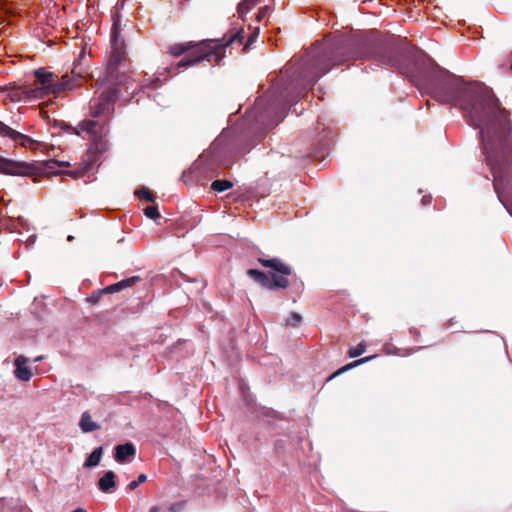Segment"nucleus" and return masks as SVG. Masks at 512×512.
I'll return each instance as SVG.
<instances>
[{"instance_id": "11", "label": "nucleus", "mask_w": 512, "mask_h": 512, "mask_svg": "<svg viewBox=\"0 0 512 512\" xmlns=\"http://www.w3.org/2000/svg\"><path fill=\"white\" fill-rule=\"evenodd\" d=\"M140 281L141 278L139 276H132L130 278L123 279L115 284L105 287L104 292L108 294L116 293L128 287H132L133 285Z\"/></svg>"}, {"instance_id": "8", "label": "nucleus", "mask_w": 512, "mask_h": 512, "mask_svg": "<svg viewBox=\"0 0 512 512\" xmlns=\"http://www.w3.org/2000/svg\"><path fill=\"white\" fill-rule=\"evenodd\" d=\"M0 135L4 137H9L11 140L18 143L20 146L29 148L31 150H37L44 145L43 143L32 139L28 135H25L12 129L2 121H0Z\"/></svg>"}, {"instance_id": "2", "label": "nucleus", "mask_w": 512, "mask_h": 512, "mask_svg": "<svg viewBox=\"0 0 512 512\" xmlns=\"http://www.w3.org/2000/svg\"><path fill=\"white\" fill-rule=\"evenodd\" d=\"M244 43V31L240 29L232 34L224 35L222 39H205L201 41H188L184 43H176L168 48L170 55L180 57L181 55L189 54L180 60L175 67L170 68V72L174 73L182 68L194 66L201 61L209 63H219L225 56V49L234 44L241 46Z\"/></svg>"}, {"instance_id": "35", "label": "nucleus", "mask_w": 512, "mask_h": 512, "mask_svg": "<svg viewBox=\"0 0 512 512\" xmlns=\"http://www.w3.org/2000/svg\"><path fill=\"white\" fill-rule=\"evenodd\" d=\"M42 359H43V357H42V356H39V357L35 358V360H34V361H35V362H37V361H40V360H42Z\"/></svg>"}, {"instance_id": "3", "label": "nucleus", "mask_w": 512, "mask_h": 512, "mask_svg": "<svg viewBox=\"0 0 512 512\" xmlns=\"http://www.w3.org/2000/svg\"><path fill=\"white\" fill-rule=\"evenodd\" d=\"M107 87L96 100L90 102V116L93 119L84 120L79 124L82 131L89 134L97 152L108 149L107 136L109 134L108 123L114 112V103L118 97V83H105Z\"/></svg>"}, {"instance_id": "14", "label": "nucleus", "mask_w": 512, "mask_h": 512, "mask_svg": "<svg viewBox=\"0 0 512 512\" xmlns=\"http://www.w3.org/2000/svg\"><path fill=\"white\" fill-rule=\"evenodd\" d=\"M376 357H377V355H371V356H367V357H364V358L358 359V360H356V361H353V362H351V363H349V364H347V365H345V366L341 367L340 369H338V370H337L336 372H334L333 374H331V375L329 376L328 380H331V379H333V378H335V377L339 376L340 374H342V373H344V372H346V371H348V370H350V369H352V368H354V367H357V366H359V365H362V364H364V363H367V362H369L370 360H372V359H374V358H376Z\"/></svg>"}, {"instance_id": "10", "label": "nucleus", "mask_w": 512, "mask_h": 512, "mask_svg": "<svg viewBox=\"0 0 512 512\" xmlns=\"http://www.w3.org/2000/svg\"><path fill=\"white\" fill-rule=\"evenodd\" d=\"M24 92L27 99H42L51 93L54 94V89L36 84L34 87H26Z\"/></svg>"}, {"instance_id": "12", "label": "nucleus", "mask_w": 512, "mask_h": 512, "mask_svg": "<svg viewBox=\"0 0 512 512\" xmlns=\"http://www.w3.org/2000/svg\"><path fill=\"white\" fill-rule=\"evenodd\" d=\"M136 453L135 446L132 443L117 445L115 448V459L117 462H124L128 457L134 456Z\"/></svg>"}, {"instance_id": "29", "label": "nucleus", "mask_w": 512, "mask_h": 512, "mask_svg": "<svg viewBox=\"0 0 512 512\" xmlns=\"http://www.w3.org/2000/svg\"><path fill=\"white\" fill-rule=\"evenodd\" d=\"M271 8L269 6L262 7L256 16L258 22L262 21V19L270 12Z\"/></svg>"}, {"instance_id": "9", "label": "nucleus", "mask_w": 512, "mask_h": 512, "mask_svg": "<svg viewBox=\"0 0 512 512\" xmlns=\"http://www.w3.org/2000/svg\"><path fill=\"white\" fill-rule=\"evenodd\" d=\"M28 359L19 356L15 359V376L22 381H29L32 377L31 370L27 367Z\"/></svg>"}, {"instance_id": "4", "label": "nucleus", "mask_w": 512, "mask_h": 512, "mask_svg": "<svg viewBox=\"0 0 512 512\" xmlns=\"http://www.w3.org/2000/svg\"><path fill=\"white\" fill-rule=\"evenodd\" d=\"M257 262L261 266L270 268L271 270L265 273L257 269H248L247 275L263 288L275 290L286 289L290 286L288 276L292 274V268L280 258L266 259L259 257Z\"/></svg>"}, {"instance_id": "13", "label": "nucleus", "mask_w": 512, "mask_h": 512, "mask_svg": "<svg viewBox=\"0 0 512 512\" xmlns=\"http://www.w3.org/2000/svg\"><path fill=\"white\" fill-rule=\"evenodd\" d=\"M79 427L84 433L93 432L101 428L99 424L92 420V417L88 411L81 415Z\"/></svg>"}, {"instance_id": "30", "label": "nucleus", "mask_w": 512, "mask_h": 512, "mask_svg": "<svg viewBox=\"0 0 512 512\" xmlns=\"http://www.w3.org/2000/svg\"><path fill=\"white\" fill-rule=\"evenodd\" d=\"M257 34H258V30L256 32H254L250 38L248 39V41L245 43L244 45V49H247L251 44L252 42L254 41V39L257 37Z\"/></svg>"}, {"instance_id": "15", "label": "nucleus", "mask_w": 512, "mask_h": 512, "mask_svg": "<svg viewBox=\"0 0 512 512\" xmlns=\"http://www.w3.org/2000/svg\"><path fill=\"white\" fill-rule=\"evenodd\" d=\"M115 485V473L113 471H107L98 481L99 489L106 493L109 492L111 488L115 487Z\"/></svg>"}, {"instance_id": "7", "label": "nucleus", "mask_w": 512, "mask_h": 512, "mask_svg": "<svg viewBox=\"0 0 512 512\" xmlns=\"http://www.w3.org/2000/svg\"><path fill=\"white\" fill-rule=\"evenodd\" d=\"M36 84L48 86L54 89V94H59L67 90L75 88L76 84L71 83L69 74H64L60 80H55L57 76L52 72H47L44 69L35 70Z\"/></svg>"}, {"instance_id": "23", "label": "nucleus", "mask_w": 512, "mask_h": 512, "mask_svg": "<svg viewBox=\"0 0 512 512\" xmlns=\"http://www.w3.org/2000/svg\"><path fill=\"white\" fill-rule=\"evenodd\" d=\"M144 214L150 218V219H153V220H157L158 218H160V213L158 211V207L156 205H153V206H148L144 209Z\"/></svg>"}, {"instance_id": "20", "label": "nucleus", "mask_w": 512, "mask_h": 512, "mask_svg": "<svg viewBox=\"0 0 512 512\" xmlns=\"http://www.w3.org/2000/svg\"><path fill=\"white\" fill-rule=\"evenodd\" d=\"M366 350V344L364 341L359 343L356 347H350L348 350V356L350 358H355L362 355Z\"/></svg>"}, {"instance_id": "5", "label": "nucleus", "mask_w": 512, "mask_h": 512, "mask_svg": "<svg viewBox=\"0 0 512 512\" xmlns=\"http://www.w3.org/2000/svg\"><path fill=\"white\" fill-rule=\"evenodd\" d=\"M70 164L64 161L54 159L44 161L38 164L17 162L0 156V173L20 176L40 175L51 173L56 166L67 167Z\"/></svg>"}, {"instance_id": "27", "label": "nucleus", "mask_w": 512, "mask_h": 512, "mask_svg": "<svg viewBox=\"0 0 512 512\" xmlns=\"http://www.w3.org/2000/svg\"><path fill=\"white\" fill-rule=\"evenodd\" d=\"M102 293H105L104 290L103 291H97V292H93L88 298H87V301L90 302L91 304H96L99 302L100 298H101V295Z\"/></svg>"}, {"instance_id": "33", "label": "nucleus", "mask_w": 512, "mask_h": 512, "mask_svg": "<svg viewBox=\"0 0 512 512\" xmlns=\"http://www.w3.org/2000/svg\"><path fill=\"white\" fill-rule=\"evenodd\" d=\"M161 511V508L157 505L155 506H152L150 509H149V512H160Z\"/></svg>"}, {"instance_id": "22", "label": "nucleus", "mask_w": 512, "mask_h": 512, "mask_svg": "<svg viewBox=\"0 0 512 512\" xmlns=\"http://www.w3.org/2000/svg\"><path fill=\"white\" fill-rule=\"evenodd\" d=\"M302 321V316L297 312H292L286 319V325L297 327Z\"/></svg>"}, {"instance_id": "17", "label": "nucleus", "mask_w": 512, "mask_h": 512, "mask_svg": "<svg viewBox=\"0 0 512 512\" xmlns=\"http://www.w3.org/2000/svg\"><path fill=\"white\" fill-rule=\"evenodd\" d=\"M103 453L102 447L95 448L92 453L88 456L84 463V467L90 468L95 467L99 464Z\"/></svg>"}, {"instance_id": "26", "label": "nucleus", "mask_w": 512, "mask_h": 512, "mask_svg": "<svg viewBox=\"0 0 512 512\" xmlns=\"http://www.w3.org/2000/svg\"><path fill=\"white\" fill-rule=\"evenodd\" d=\"M85 172H86V169H82V170H76V171L58 172L56 174L57 175L62 174V175L70 176L73 178H79V177L83 176Z\"/></svg>"}, {"instance_id": "34", "label": "nucleus", "mask_w": 512, "mask_h": 512, "mask_svg": "<svg viewBox=\"0 0 512 512\" xmlns=\"http://www.w3.org/2000/svg\"><path fill=\"white\" fill-rule=\"evenodd\" d=\"M73 512H87V511H86V509L79 507V508L75 509Z\"/></svg>"}, {"instance_id": "24", "label": "nucleus", "mask_w": 512, "mask_h": 512, "mask_svg": "<svg viewBox=\"0 0 512 512\" xmlns=\"http://www.w3.org/2000/svg\"><path fill=\"white\" fill-rule=\"evenodd\" d=\"M25 88H18L15 90H12L9 94L12 101H21L26 98V93L24 92Z\"/></svg>"}, {"instance_id": "21", "label": "nucleus", "mask_w": 512, "mask_h": 512, "mask_svg": "<svg viewBox=\"0 0 512 512\" xmlns=\"http://www.w3.org/2000/svg\"><path fill=\"white\" fill-rule=\"evenodd\" d=\"M136 196L141 199V200H146V201H149V202H154L155 201V197L154 195L152 194V192L147 189V188H141V189H138L136 192H135Z\"/></svg>"}, {"instance_id": "6", "label": "nucleus", "mask_w": 512, "mask_h": 512, "mask_svg": "<svg viewBox=\"0 0 512 512\" xmlns=\"http://www.w3.org/2000/svg\"><path fill=\"white\" fill-rule=\"evenodd\" d=\"M113 26L111 30V52L107 64L106 76L103 79L104 83H117L118 66L125 59L124 41L120 39L119 19L114 17Z\"/></svg>"}, {"instance_id": "25", "label": "nucleus", "mask_w": 512, "mask_h": 512, "mask_svg": "<svg viewBox=\"0 0 512 512\" xmlns=\"http://www.w3.org/2000/svg\"><path fill=\"white\" fill-rule=\"evenodd\" d=\"M147 480V476L145 474H140L137 480L130 482L127 486L128 491H132L138 487L139 484L144 483Z\"/></svg>"}, {"instance_id": "18", "label": "nucleus", "mask_w": 512, "mask_h": 512, "mask_svg": "<svg viewBox=\"0 0 512 512\" xmlns=\"http://www.w3.org/2000/svg\"><path fill=\"white\" fill-rule=\"evenodd\" d=\"M233 187V183L230 180H215L211 184V189L216 192H223Z\"/></svg>"}, {"instance_id": "32", "label": "nucleus", "mask_w": 512, "mask_h": 512, "mask_svg": "<svg viewBox=\"0 0 512 512\" xmlns=\"http://www.w3.org/2000/svg\"><path fill=\"white\" fill-rule=\"evenodd\" d=\"M430 202H431V196H423V198H422V203H423L424 205H427V204H429Z\"/></svg>"}, {"instance_id": "1", "label": "nucleus", "mask_w": 512, "mask_h": 512, "mask_svg": "<svg viewBox=\"0 0 512 512\" xmlns=\"http://www.w3.org/2000/svg\"><path fill=\"white\" fill-rule=\"evenodd\" d=\"M359 59L374 60L395 67L420 89L442 104L459 107L474 128L480 129L481 142L490 152L494 137L511 153L512 122L509 112L500 107L498 99L486 86L465 84L460 77L434 65L430 59L412 56L391 41H371L364 37H341L313 46L303 59V89L312 87L334 66L346 65Z\"/></svg>"}, {"instance_id": "16", "label": "nucleus", "mask_w": 512, "mask_h": 512, "mask_svg": "<svg viewBox=\"0 0 512 512\" xmlns=\"http://www.w3.org/2000/svg\"><path fill=\"white\" fill-rule=\"evenodd\" d=\"M79 60L73 63V68L71 69V75L69 78L71 79V83L76 84L75 88L81 84V81L84 79V72L81 68H78Z\"/></svg>"}, {"instance_id": "28", "label": "nucleus", "mask_w": 512, "mask_h": 512, "mask_svg": "<svg viewBox=\"0 0 512 512\" xmlns=\"http://www.w3.org/2000/svg\"><path fill=\"white\" fill-rule=\"evenodd\" d=\"M185 506V502H176V503H172L168 510L169 512H181L183 510Z\"/></svg>"}, {"instance_id": "31", "label": "nucleus", "mask_w": 512, "mask_h": 512, "mask_svg": "<svg viewBox=\"0 0 512 512\" xmlns=\"http://www.w3.org/2000/svg\"><path fill=\"white\" fill-rule=\"evenodd\" d=\"M455 323L454 318L449 319L447 322L444 323V327L448 329L450 326H452Z\"/></svg>"}, {"instance_id": "19", "label": "nucleus", "mask_w": 512, "mask_h": 512, "mask_svg": "<svg viewBox=\"0 0 512 512\" xmlns=\"http://www.w3.org/2000/svg\"><path fill=\"white\" fill-rule=\"evenodd\" d=\"M258 0H242L238 4L237 12L239 17H243L244 14L248 13L256 4Z\"/></svg>"}]
</instances>
